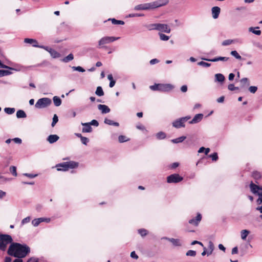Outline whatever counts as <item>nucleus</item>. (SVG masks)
Wrapping results in <instances>:
<instances>
[{"label":"nucleus","mask_w":262,"mask_h":262,"mask_svg":"<svg viewBox=\"0 0 262 262\" xmlns=\"http://www.w3.org/2000/svg\"><path fill=\"white\" fill-rule=\"evenodd\" d=\"M51 103L52 101L50 98H42L37 100L35 104V107L38 109L43 108L49 106Z\"/></svg>","instance_id":"nucleus-6"},{"label":"nucleus","mask_w":262,"mask_h":262,"mask_svg":"<svg viewBox=\"0 0 262 262\" xmlns=\"http://www.w3.org/2000/svg\"><path fill=\"white\" fill-rule=\"evenodd\" d=\"M259 27H250L248 29V30L249 32L253 33V34L256 35H260L261 34V31L259 30H255V29H259Z\"/></svg>","instance_id":"nucleus-22"},{"label":"nucleus","mask_w":262,"mask_h":262,"mask_svg":"<svg viewBox=\"0 0 262 262\" xmlns=\"http://www.w3.org/2000/svg\"><path fill=\"white\" fill-rule=\"evenodd\" d=\"M257 90V86H250L249 88V91L252 94H254Z\"/></svg>","instance_id":"nucleus-50"},{"label":"nucleus","mask_w":262,"mask_h":262,"mask_svg":"<svg viewBox=\"0 0 262 262\" xmlns=\"http://www.w3.org/2000/svg\"><path fill=\"white\" fill-rule=\"evenodd\" d=\"M159 62V60L156 58L152 59L150 60L149 61L150 64L151 65L155 64L156 63H158Z\"/></svg>","instance_id":"nucleus-60"},{"label":"nucleus","mask_w":262,"mask_h":262,"mask_svg":"<svg viewBox=\"0 0 262 262\" xmlns=\"http://www.w3.org/2000/svg\"><path fill=\"white\" fill-rule=\"evenodd\" d=\"M81 125L84 126L82 129L83 133H91L92 132V128L89 123H81Z\"/></svg>","instance_id":"nucleus-18"},{"label":"nucleus","mask_w":262,"mask_h":262,"mask_svg":"<svg viewBox=\"0 0 262 262\" xmlns=\"http://www.w3.org/2000/svg\"><path fill=\"white\" fill-rule=\"evenodd\" d=\"M16 117L18 118H24L27 117V115L24 111L20 110L17 111Z\"/></svg>","instance_id":"nucleus-30"},{"label":"nucleus","mask_w":262,"mask_h":262,"mask_svg":"<svg viewBox=\"0 0 262 262\" xmlns=\"http://www.w3.org/2000/svg\"><path fill=\"white\" fill-rule=\"evenodd\" d=\"M159 35L161 40L167 41L169 39V37L165 35L164 34L159 33Z\"/></svg>","instance_id":"nucleus-42"},{"label":"nucleus","mask_w":262,"mask_h":262,"mask_svg":"<svg viewBox=\"0 0 262 262\" xmlns=\"http://www.w3.org/2000/svg\"><path fill=\"white\" fill-rule=\"evenodd\" d=\"M59 137L56 135H51L48 136L47 141L51 144L56 142Z\"/></svg>","instance_id":"nucleus-20"},{"label":"nucleus","mask_w":262,"mask_h":262,"mask_svg":"<svg viewBox=\"0 0 262 262\" xmlns=\"http://www.w3.org/2000/svg\"><path fill=\"white\" fill-rule=\"evenodd\" d=\"M259 187V186L254 184L252 182L250 184V190L254 194H255L257 192V189L258 190Z\"/></svg>","instance_id":"nucleus-23"},{"label":"nucleus","mask_w":262,"mask_h":262,"mask_svg":"<svg viewBox=\"0 0 262 262\" xmlns=\"http://www.w3.org/2000/svg\"><path fill=\"white\" fill-rule=\"evenodd\" d=\"M202 59L204 60L216 62L219 61H227L229 59V58L228 57H217L213 59H207L205 58H202Z\"/></svg>","instance_id":"nucleus-14"},{"label":"nucleus","mask_w":262,"mask_h":262,"mask_svg":"<svg viewBox=\"0 0 262 262\" xmlns=\"http://www.w3.org/2000/svg\"><path fill=\"white\" fill-rule=\"evenodd\" d=\"M73 59H74V56L72 53H71V54H69L67 56H66V57L63 58L62 59V61L64 62L67 63V62H69L70 61L72 60Z\"/></svg>","instance_id":"nucleus-33"},{"label":"nucleus","mask_w":262,"mask_h":262,"mask_svg":"<svg viewBox=\"0 0 262 262\" xmlns=\"http://www.w3.org/2000/svg\"><path fill=\"white\" fill-rule=\"evenodd\" d=\"M250 231L248 230H243L241 232V238L243 240H245L249 234Z\"/></svg>","instance_id":"nucleus-31"},{"label":"nucleus","mask_w":262,"mask_h":262,"mask_svg":"<svg viewBox=\"0 0 262 262\" xmlns=\"http://www.w3.org/2000/svg\"><path fill=\"white\" fill-rule=\"evenodd\" d=\"M201 214L200 213H198L195 219L193 218L189 221V223L190 224L194 225L195 226H198L199 222L201 221Z\"/></svg>","instance_id":"nucleus-16"},{"label":"nucleus","mask_w":262,"mask_h":262,"mask_svg":"<svg viewBox=\"0 0 262 262\" xmlns=\"http://www.w3.org/2000/svg\"><path fill=\"white\" fill-rule=\"evenodd\" d=\"M198 64L204 67H209L211 66V64L208 62H204L203 61L199 62Z\"/></svg>","instance_id":"nucleus-47"},{"label":"nucleus","mask_w":262,"mask_h":262,"mask_svg":"<svg viewBox=\"0 0 262 262\" xmlns=\"http://www.w3.org/2000/svg\"><path fill=\"white\" fill-rule=\"evenodd\" d=\"M228 89L230 91H234L236 90H238V88L234 86L233 84H229L228 86Z\"/></svg>","instance_id":"nucleus-52"},{"label":"nucleus","mask_w":262,"mask_h":262,"mask_svg":"<svg viewBox=\"0 0 262 262\" xmlns=\"http://www.w3.org/2000/svg\"><path fill=\"white\" fill-rule=\"evenodd\" d=\"M39 219H34L33 220H32V224L34 226V227H37L39 225Z\"/></svg>","instance_id":"nucleus-53"},{"label":"nucleus","mask_w":262,"mask_h":262,"mask_svg":"<svg viewBox=\"0 0 262 262\" xmlns=\"http://www.w3.org/2000/svg\"><path fill=\"white\" fill-rule=\"evenodd\" d=\"M27 262H38V258L32 257L29 259Z\"/></svg>","instance_id":"nucleus-59"},{"label":"nucleus","mask_w":262,"mask_h":262,"mask_svg":"<svg viewBox=\"0 0 262 262\" xmlns=\"http://www.w3.org/2000/svg\"><path fill=\"white\" fill-rule=\"evenodd\" d=\"M181 91L183 92V93H185L187 92V86L186 85H184L183 86H181Z\"/></svg>","instance_id":"nucleus-64"},{"label":"nucleus","mask_w":262,"mask_h":262,"mask_svg":"<svg viewBox=\"0 0 262 262\" xmlns=\"http://www.w3.org/2000/svg\"><path fill=\"white\" fill-rule=\"evenodd\" d=\"M0 67L2 68H4V69H9V70H16L14 68H10L4 64L3 63H2V62L1 61H0Z\"/></svg>","instance_id":"nucleus-57"},{"label":"nucleus","mask_w":262,"mask_h":262,"mask_svg":"<svg viewBox=\"0 0 262 262\" xmlns=\"http://www.w3.org/2000/svg\"><path fill=\"white\" fill-rule=\"evenodd\" d=\"M242 86L244 87L246 85L248 86L250 84L249 81L247 78H243L240 80Z\"/></svg>","instance_id":"nucleus-32"},{"label":"nucleus","mask_w":262,"mask_h":262,"mask_svg":"<svg viewBox=\"0 0 262 262\" xmlns=\"http://www.w3.org/2000/svg\"><path fill=\"white\" fill-rule=\"evenodd\" d=\"M12 140L16 143L20 144L21 143V140L18 138H15Z\"/></svg>","instance_id":"nucleus-63"},{"label":"nucleus","mask_w":262,"mask_h":262,"mask_svg":"<svg viewBox=\"0 0 262 262\" xmlns=\"http://www.w3.org/2000/svg\"><path fill=\"white\" fill-rule=\"evenodd\" d=\"M47 49H45L46 51H48L51 56L54 58H58L59 57H60V54L57 52L56 51H55V50L54 49H52V48H49L48 47V49L46 48Z\"/></svg>","instance_id":"nucleus-17"},{"label":"nucleus","mask_w":262,"mask_h":262,"mask_svg":"<svg viewBox=\"0 0 262 262\" xmlns=\"http://www.w3.org/2000/svg\"><path fill=\"white\" fill-rule=\"evenodd\" d=\"M12 73L10 70H0V77L11 74Z\"/></svg>","instance_id":"nucleus-34"},{"label":"nucleus","mask_w":262,"mask_h":262,"mask_svg":"<svg viewBox=\"0 0 262 262\" xmlns=\"http://www.w3.org/2000/svg\"><path fill=\"white\" fill-rule=\"evenodd\" d=\"M156 136L158 139L162 140L166 138V134L163 132H160L156 134Z\"/></svg>","instance_id":"nucleus-36"},{"label":"nucleus","mask_w":262,"mask_h":262,"mask_svg":"<svg viewBox=\"0 0 262 262\" xmlns=\"http://www.w3.org/2000/svg\"><path fill=\"white\" fill-rule=\"evenodd\" d=\"M255 194L258 195L259 196H262V187H259L258 190L257 189Z\"/></svg>","instance_id":"nucleus-61"},{"label":"nucleus","mask_w":262,"mask_h":262,"mask_svg":"<svg viewBox=\"0 0 262 262\" xmlns=\"http://www.w3.org/2000/svg\"><path fill=\"white\" fill-rule=\"evenodd\" d=\"M13 241L12 237L8 234H0V250L5 251L9 244Z\"/></svg>","instance_id":"nucleus-5"},{"label":"nucleus","mask_w":262,"mask_h":262,"mask_svg":"<svg viewBox=\"0 0 262 262\" xmlns=\"http://www.w3.org/2000/svg\"><path fill=\"white\" fill-rule=\"evenodd\" d=\"M53 101L54 102V105L56 106H59L61 104V99L58 97V96H54L53 98Z\"/></svg>","instance_id":"nucleus-28"},{"label":"nucleus","mask_w":262,"mask_h":262,"mask_svg":"<svg viewBox=\"0 0 262 262\" xmlns=\"http://www.w3.org/2000/svg\"><path fill=\"white\" fill-rule=\"evenodd\" d=\"M118 140L119 142L123 143L127 141L128 140V139H127V137L125 136L120 135L118 137Z\"/></svg>","instance_id":"nucleus-44"},{"label":"nucleus","mask_w":262,"mask_h":262,"mask_svg":"<svg viewBox=\"0 0 262 262\" xmlns=\"http://www.w3.org/2000/svg\"><path fill=\"white\" fill-rule=\"evenodd\" d=\"M209 157L212 159V161H217L218 159V156L216 152H214L213 154L210 155Z\"/></svg>","instance_id":"nucleus-49"},{"label":"nucleus","mask_w":262,"mask_h":262,"mask_svg":"<svg viewBox=\"0 0 262 262\" xmlns=\"http://www.w3.org/2000/svg\"><path fill=\"white\" fill-rule=\"evenodd\" d=\"M168 0H159L150 3L151 9H154L166 5L168 3Z\"/></svg>","instance_id":"nucleus-11"},{"label":"nucleus","mask_w":262,"mask_h":262,"mask_svg":"<svg viewBox=\"0 0 262 262\" xmlns=\"http://www.w3.org/2000/svg\"><path fill=\"white\" fill-rule=\"evenodd\" d=\"M196 254V252L195 251H194V250H188L186 253V256H195Z\"/></svg>","instance_id":"nucleus-45"},{"label":"nucleus","mask_w":262,"mask_h":262,"mask_svg":"<svg viewBox=\"0 0 262 262\" xmlns=\"http://www.w3.org/2000/svg\"><path fill=\"white\" fill-rule=\"evenodd\" d=\"M104 123L110 125H114L116 126H118L119 125V123L114 122V121L105 118L104 121Z\"/></svg>","instance_id":"nucleus-27"},{"label":"nucleus","mask_w":262,"mask_h":262,"mask_svg":"<svg viewBox=\"0 0 262 262\" xmlns=\"http://www.w3.org/2000/svg\"><path fill=\"white\" fill-rule=\"evenodd\" d=\"M80 139L81 142L84 145H87L89 141V139L88 138L84 137H82Z\"/></svg>","instance_id":"nucleus-55"},{"label":"nucleus","mask_w":262,"mask_h":262,"mask_svg":"<svg viewBox=\"0 0 262 262\" xmlns=\"http://www.w3.org/2000/svg\"><path fill=\"white\" fill-rule=\"evenodd\" d=\"M203 118V114H198L195 115L193 119L189 122V124H196L200 122Z\"/></svg>","instance_id":"nucleus-13"},{"label":"nucleus","mask_w":262,"mask_h":262,"mask_svg":"<svg viewBox=\"0 0 262 262\" xmlns=\"http://www.w3.org/2000/svg\"><path fill=\"white\" fill-rule=\"evenodd\" d=\"M120 38L119 37H113V36H105L101 38L98 41V48H102L104 47V45L112 42Z\"/></svg>","instance_id":"nucleus-8"},{"label":"nucleus","mask_w":262,"mask_h":262,"mask_svg":"<svg viewBox=\"0 0 262 262\" xmlns=\"http://www.w3.org/2000/svg\"><path fill=\"white\" fill-rule=\"evenodd\" d=\"M214 247L213 243L211 241H210L208 243V249L207 251V255H210L212 254V253L214 250Z\"/></svg>","instance_id":"nucleus-29"},{"label":"nucleus","mask_w":262,"mask_h":262,"mask_svg":"<svg viewBox=\"0 0 262 262\" xmlns=\"http://www.w3.org/2000/svg\"><path fill=\"white\" fill-rule=\"evenodd\" d=\"M148 29L149 30H157L165 33H169L170 32V29L166 24H152L148 26Z\"/></svg>","instance_id":"nucleus-4"},{"label":"nucleus","mask_w":262,"mask_h":262,"mask_svg":"<svg viewBox=\"0 0 262 262\" xmlns=\"http://www.w3.org/2000/svg\"><path fill=\"white\" fill-rule=\"evenodd\" d=\"M149 88L152 91H158L160 92H169L174 88V86L171 84L155 83L150 85Z\"/></svg>","instance_id":"nucleus-2"},{"label":"nucleus","mask_w":262,"mask_h":262,"mask_svg":"<svg viewBox=\"0 0 262 262\" xmlns=\"http://www.w3.org/2000/svg\"><path fill=\"white\" fill-rule=\"evenodd\" d=\"M97 107L102 114L108 113L111 111L108 106L104 104H99Z\"/></svg>","instance_id":"nucleus-15"},{"label":"nucleus","mask_w":262,"mask_h":262,"mask_svg":"<svg viewBox=\"0 0 262 262\" xmlns=\"http://www.w3.org/2000/svg\"><path fill=\"white\" fill-rule=\"evenodd\" d=\"M10 172L15 177L17 176L16 167L14 166H11L9 168Z\"/></svg>","instance_id":"nucleus-43"},{"label":"nucleus","mask_w":262,"mask_h":262,"mask_svg":"<svg viewBox=\"0 0 262 262\" xmlns=\"http://www.w3.org/2000/svg\"><path fill=\"white\" fill-rule=\"evenodd\" d=\"M72 68L74 71H79V72H84L85 71V70L83 68H82V67H81L80 66L72 67Z\"/></svg>","instance_id":"nucleus-48"},{"label":"nucleus","mask_w":262,"mask_h":262,"mask_svg":"<svg viewBox=\"0 0 262 262\" xmlns=\"http://www.w3.org/2000/svg\"><path fill=\"white\" fill-rule=\"evenodd\" d=\"M78 163L74 161H69L63 162L56 165L57 170L58 171H66L69 168H75L77 167Z\"/></svg>","instance_id":"nucleus-3"},{"label":"nucleus","mask_w":262,"mask_h":262,"mask_svg":"<svg viewBox=\"0 0 262 262\" xmlns=\"http://www.w3.org/2000/svg\"><path fill=\"white\" fill-rule=\"evenodd\" d=\"M30 252L29 247L26 245L13 243L10 245L8 250L9 255L17 258H24Z\"/></svg>","instance_id":"nucleus-1"},{"label":"nucleus","mask_w":262,"mask_h":262,"mask_svg":"<svg viewBox=\"0 0 262 262\" xmlns=\"http://www.w3.org/2000/svg\"><path fill=\"white\" fill-rule=\"evenodd\" d=\"M252 177L256 180H259L261 178V174L259 172L255 171L252 173Z\"/></svg>","instance_id":"nucleus-40"},{"label":"nucleus","mask_w":262,"mask_h":262,"mask_svg":"<svg viewBox=\"0 0 262 262\" xmlns=\"http://www.w3.org/2000/svg\"><path fill=\"white\" fill-rule=\"evenodd\" d=\"M15 110L14 108L6 107L4 108L5 112L9 115L13 114L15 112Z\"/></svg>","instance_id":"nucleus-39"},{"label":"nucleus","mask_w":262,"mask_h":262,"mask_svg":"<svg viewBox=\"0 0 262 262\" xmlns=\"http://www.w3.org/2000/svg\"><path fill=\"white\" fill-rule=\"evenodd\" d=\"M24 175L29 178H34L36 177H37V174H31V173H24Z\"/></svg>","instance_id":"nucleus-58"},{"label":"nucleus","mask_w":262,"mask_h":262,"mask_svg":"<svg viewBox=\"0 0 262 262\" xmlns=\"http://www.w3.org/2000/svg\"><path fill=\"white\" fill-rule=\"evenodd\" d=\"M183 178L178 173L172 174L167 177L168 183H177L183 180Z\"/></svg>","instance_id":"nucleus-9"},{"label":"nucleus","mask_w":262,"mask_h":262,"mask_svg":"<svg viewBox=\"0 0 262 262\" xmlns=\"http://www.w3.org/2000/svg\"><path fill=\"white\" fill-rule=\"evenodd\" d=\"M186 136H181L179 138H176L174 139H172L171 141L173 143L177 144V143H182L186 139Z\"/></svg>","instance_id":"nucleus-26"},{"label":"nucleus","mask_w":262,"mask_h":262,"mask_svg":"<svg viewBox=\"0 0 262 262\" xmlns=\"http://www.w3.org/2000/svg\"><path fill=\"white\" fill-rule=\"evenodd\" d=\"M191 118L190 116H187L176 119L173 121L172 124L173 127L176 128L184 127L185 126V123Z\"/></svg>","instance_id":"nucleus-7"},{"label":"nucleus","mask_w":262,"mask_h":262,"mask_svg":"<svg viewBox=\"0 0 262 262\" xmlns=\"http://www.w3.org/2000/svg\"><path fill=\"white\" fill-rule=\"evenodd\" d=\"M24 42L25 43L32 44V46L34 47L40 48H42V49H47L46 48L48 49V47L47 46H39V45H38L37 41L36 39H35L27 38H25L24 39Z\"/></svg>","instance_id":"nucleus-10"},{"label":"nucleus","mask_w":262,"mask_h":262,"mask_svg":"<svg viewBox=\"0 0 262 262\" xmlns=\"http://www.w3.org/2000/svg\"><path fill=\"white\" fill-rule=\"evenodd\" d=\"M143 16H144V14L139 13H131L128 15L129 17H140Z\"/></svg>","instance_id":"nucleus-54"},{"label":"nucleus","mask_w":262,"mask_h":262,"mask_svg":"<svg viewBox=\"0 0 262 262\" xmlns=\"http://www.w3.org/2000/svg\"><path fill=\"white\" fill-rule=\"evenodd\" d=\"M130 257L136 259L138 258V256L136 254L135 251H133L131 252Z\"/></svg>","instance_id":"nucleus-62"},{"label":"nucleus","mask_w":262,"mask_h":262,"mask_svg":"<svg viewBox=\"0 0 262 262\" xmlns=\"http://www.w3.org/2000/svg\"><path fill=\"white\" fill-rule=\"evenodd\" d=\"M150 9H151L150 3L140 4L136 6L134 8V9L137 11L148 10Z\"/></svg>","instance_id":"nucleus-12"},{"label":"nucleus","mask_w":262,"mask_h":262,"mask_svg":"<svg viewBox=\"0 0 262 262\" xmlns=\"http://www.w3.org/2000/svg\"><path fill=\"white\" fill-rule=\"evenodd\" d=\"M235 42V40L226 39V40H224L222 42V45L224 46H226L230 45L233 43H234Z\"/></svg>","instance_id":"nucleus-37"},{"label":"nucleus","mask_w":262,"mask_h":262,"mask_svg":"<svg viewBox=\"0 0 262 262\" xmlns=\"http://www.w3.org/2000/svg\"><path fill=\"white\" fill-rule=\"evenodd\" d=\"M107 21H111L113 25H123L125 23L123 20H117L115 18H108Z\"/></svg>","instance_id":"nucleus-25"},{"label":"nucleus","mask_w":262,"mask_h":262,"mask_svg":"<svg viewBox=\"0 0 262 262\" xmlns=\"http://www.w3.org/2000/svg\"><path fill=\"white\" fill-rule=\"evenodd\" d=\"M95 94L98 96H102L104 95V92L101 86H99L97 88Z\"/></svg>","instance_id":"nucleus-35"},{"label":"nucleus","mask_w":262,"mask_h":262,"mask_svg":"<svg viewBox=\"0 0 262 262\" xmlns=\"http://www.w3.org/2000/svg\"><path fill=\"white\" fill-rule=\"evenodd\" d=\"M89 124L91 125H94L95 126H98L99 125V123L96 120H92L90 122H88Z\"/></svg>","instance_id":"nucleus-56"},{"label":"nucleus","mask_w":262,"mask_h":262,"mask_svg":"<svg viewBox=\"0 0 262 262\" xmlns=\"http://www.w3.org/2000/svg\"><path fill=\"white\" fill-rule=\"evenodd\" d=\"M58 121V118L57 115L55 114L53 117V121L51 124V125L52 127H54L55 125L56 124V123Z\"/></svg>","instance_id":"nucleus-46"},{"label":"nucleus","mask_w":262,"mask_h":262,"mask_svg":"<svg viewBox=\"0 0 262 262\" xmlns=\"http://www.w3.org/2000/svg\"><path fill=\"white\" fill-rule=\"evenodd\" d=\"M169 241L174 246L179 247L182 246L181 242L179 239L171 238V239H169Z\"/></svg>","instance_id":"nucleus-24"},{"label":"nucleus","mask_w":262,"mask_h":262,"mask_svg":"<svg viewBox=\"0 0 262 262\" xmlns=\"http://www.w3.org/2000/svg\"><path fill=\"white\" fill-rule=\"evenodd\" d=\"M231 55L234 56L236 59L238 60L242 59V57L241 55L237 53L236 51H232L230 53Z\"/></svg>","instance_id":"nucleus-38"},{"label":"nucleus","mask_w":262,"mask_h":262,"mask_svg":"<svg viewBox=\"0 0 262 262\" xmlns=\"http://www.w3.org/2000/svg\"><path fill=\"white\" fill-rule=\"evenodd\" d=\"M138 233L141 236L144 237L147 234L148 231L145 229H140L138 230Z\"/></svg>","instance_id":"nucleus-41"},{"label":"nucleus","mask_w":262,"mask_h":262,"mask_svg":"<svg viewBox=\"0 0 262 262\" xmlns=\"http://www.w3.org/2000/svg\"><path fill=\"white\" fill-rule=\"evenodd\" d=\"M215 81L223 83L225 79L224 76L222 74H216L214 76Z\"/></svg>","instance_id":"nucleus-21"},{"label":"nucleus","mask_w":262,"mask_h":262,"mask_svg":"<svg viewBox=\"0 0 262 262\" xmlns=\"http://www.w3.org/2000/svg\"><path fill=\"white\" fill-rule=\"evenodd\" d=\"M31 220V218L30 216H28L25 219H24L21 222V224L22 225L29 223Z\"/></svg>","instance_id":"nucleus-51"},{"label":"nucleus","mask_w":262,"mask_h":262,"mask_svg":"<svg viewBox=\"0 0 262 262\" xmlns=\"http://www.w3.org/2000/svg\"><path fill=\"white\" fill-rule=\"evenodd\" d=\"M220 8L219 7L215 6L212 8V14L213 18L216 19L218 18L220 13Z\"/></svg>","instance_id":"nucleus-19"}]
</instances>
